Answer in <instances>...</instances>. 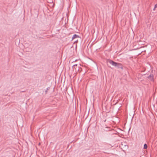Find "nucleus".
I'll return each mask as SVG.
<instances>
[{
	"instance_id": "1",
	"label": "nucleus",
	"mask_w": 157,
	"mask_h": 157,
	"mask_svg": "<svg viewBox=\"0 0 157 157\" xmlns=\"http://www.w3.org/2000/svg\"><path fill=\"white\" fill-rule=\"evenodd\" d=\"M78 67H79L78 66V65L77 64L74 65L72 67L73 69V70L75 69V71H79Z\"/></svg>"
},
{
	"instance_id": "2",
	"label": "nucleus",
	"mask_w": 157,
	"mask_h": 157,
	"mask_svg": "<svg viewBox=\"0 0 157 157\" xmlns=\"http://www.w3.org/2000/svg\"><path fill=\"white\" fill-rule=\"evenodd\" d=\"M115 67H116L118 68L123 69L122 66L120 63H116V65H115Z\"/></svg>"
},
{
	"instance_id": "3",
	"label": "nucleus",
	"mask_w": 157,
	"mask_h": 157,
	"mask_svg": "<svg viewBox=\"0 0 157 157\" xmlns=\"http://www.w3.org/2000/svg\"><path fill=\"white\" fill-rule=\"evenodd\" d=\"M108 62L112 64L113 66H115L116 64V62H115L110 59H109L108 61Z\"/></svg>"
},
{
	"instance_id": "4",
	"label": "nucleus",
	"mask_w": 157,
	"mask_h": 157,
	"mask_svg": "<svg viewBox=\"0 0 157 157\" xmlns=\"http://www.w3.org/2000/svg\"><path fill=\"white\" fill-rule=\"evenodd\" d=\"M154 75L153 74H150L149 76H148L147 78L151 81H153L154 80Z\"/></svg>"
},
{
	"instance_id": "5",
	"label": "nucleus",
	"mask_w": 157,
	"mask_h": 157,
	"mask_svg": "<svg viewBox=\"0 0 157 157\" xmlns=\"http://www.w3.org/2000/svg\"><path fill=\"white\" fill-rule=\"evenodd\" d=\"M79 36H78V35H77L76 34H75L72 36V40H73L76 38H79Z\"/></svg>"
},
{
	"instance_id": "6",
	"label": "nucleus",
	"mask_w": 157,
	"mask_h": 157,
	"mask_svg": "<svg viewBox=\"0 0 157 157\" xmlns=\"http://www.w3.org/2000/svg\"><path fill=\"white\" fill-rule=\"evenodd\" d=\"M147 146L146 144H145L144 145V149H147Z\"/></svg>"
},
{
	"instance_id": "7",
	"label": "nucleus",
	"mask_w": 157,
	"mask_h": 157,
	"mask_svg": "<svg viewBox=\"0 0 157 157\" xmlns=\"http://www.w3.org/2000/svg\"><path fill=\"white\" fill-rule=\"evenodd\" d=\"M157 7V4H155V5L154 8L153 9V10H155L156 8Z\"/></svg>"
},
{
	"instance_id": "8",
	"label": "nucleus",
	"mask_w": 157,
	"mask_h": 157,
	"mask_svg": "<svg viewBox=\"0 0 157 157\" xmlns=\"http://www.w3.org/2000/svg\"><path fill=\"white\" fill-rule=\"evenodd\" d=\"M45 92L46 93V94L47 93V90H46Z\"/></svg>"
}]
</instances>
